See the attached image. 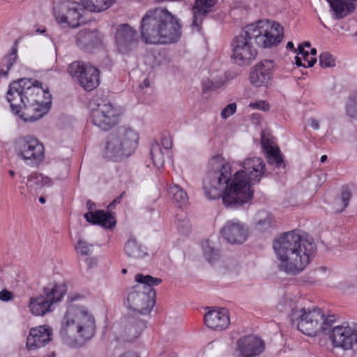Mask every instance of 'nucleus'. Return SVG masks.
I'll list each match as a JSON object with an SVG mask.
<instances>
[{
    "mask_svg": "<svg viewBox=\"0 0 357 357\" xmlns=\"http://www.w3.org/2000/svg\"><path fill=\"white\" fill-rule=\"evenodd\" d=\"M52 331L47 326H40L31 328L26 339L29 350H35L47 344L52 340Z\"/></svg>",
    "mask_w": 357,
    "mask_h": 357,
    "instance_id": "obj_21",
    "label": "nucleus"
},
{
    "mask_svg": "<svg viewBox=\"0 0 357 357\" xmlns=\"http://www.w3.org/2000/svg\"><path fill=\"white\" fill-rule=\"evenodd\" d=\"M15 172L13 170H9V174L11 176H15Z\"/></svg>",
    "mask_w": 357,
    "mask_h": 357,
    "instance_id": "obj_60",
    "label": "nucleus"
},
{
    "mask_svg": "<svg viewBox=\"0 0 357 357\" xmlns=\"http://www.w3.org/2000/svg\"><path fill=\"white\" fill-rule=\"evenodd\" d=\"M227 82L225 73L219 70L212 73L209 78L203 80L202 86L204 91L216 90L220 88Z\"/></svg>",
    "mask_w": 357,
    "mask_h": 357,
    "instance_id": "obj_31",
    "label": "nucleus"
},
{
    "mask_svg": "<svg viewBox=\"0 0 357 357\" xmlns=\"http://www.w3.org/2000/svg\"><path fill=\"white\" fill-rule=\"evenodd\" d=\"M306 47H310V43L309 42H305L304 44Z\"/></svg>",
    "mask_w": 357,
    "mask_h": 357,
    "instance_id": "obj_62",
    "label": "nucleus"
},
{
    "mask_svg": "<svg viewBox=\"0 0 357 357\" xmlns=\"http://www.w3.org/2000/svg\"><path fill=\"white\" fill-rule=\"evenodd\" d=\"M23 178L22 183H25L26 188L32 192L33 190H36L43 186H51L52 181L47 176L37 172L31 173L27 178L26 181Z\"/></svg>",
    "mask_w": 357,
    "mask_h": 357,
    "instance_id": "obj_30",
    "label": "nucleus"
},
{
    "mask_svg": "<svg viewBox=\"0 0 357 357\" xmlns=\"http://www.w3.org/2000/svg\"><path fill=\"white\" fill-rule=\"evenodd\" d=\"M204 322L208 328L213 330H224L230 322L228 310L225 308L211 310L205 314Z\"/></svg>",
    "mask_w": 357,
    "mask_h": 357,
    "instance_id": "obj_23",
    "label": "nucleus"
},
{
    "mask_svg": "<svg viewBox=\"0 0 357 357\" xmlns=\"http://www.w3.org/2000/svg\"><path fill=\"white\" fill-rule=\"evenodd\" d=\"M126 255L133 259H141L147 255V249L135 238H130L125 243Z\"/></svg>",
    "mask_w": 357,
    "mask_h": 357,
    "instance_id": "obj_29",
    "label": "nucleus"
},
{
    "mask_svg": "<svg viewBox=\"0 0 357 357\" xmlns=\"http://www.w3.org/2000/svg\"><path fill=\"white\" fill-rule=\"evenodd\" d=\"M100 43L99 33L94 30L82 29L76 35V44L86 51L98 45Z\"/></svg>",
    "mask_w": 357,
    "mask_h": 357,
    "instance_id": "obj_25",
    "label": "nucleus"
},
{
    "mask_svg": "<svg viewBox=\"0 0 357 357\" xmlns=\"http://www.w3.org/2000/svg\"><path fill=\"white\" fill-rule=\"evenodd\" d=\"M210 169L203 180L204 195L208 199H217L222 197V202L227 207L238 208L243 204L225 203L224 197L227 194L233 181L231 167L221 155L213 157L209 161Z\"/></svg>",
    "mask_w": 357,
    "mask_h": 357,
    "instance_id": "obj_7",
    "label": "nucleus"
},
{
    "mask_svg": "<svg viewBox=\"0 0 357 357\" xmlns=\"http://www.w3.org/2000/svg\"><path fill=\"white\" fill-rule=\"evenodd\" d=\"M121 109L107 100H102L92 109L93 123L102 130H108L120 121Z\"/></svg>",
    "mask_w": 357,
    "mask_h": 357,
    "instance_id": "obj_13",
    "label": "nucleus"
},
{
    "mask_svg": "<svg viewBox=\"0 0 357 357\" xmlns=\"http://www.w3.org/2000/svg\"><path fill=\"white\" fill-rule=\"evenodd\" d=\"M118 357H140L135 351H128L121 353Z\"/></svg>",
    "mask_w": 357,
    "mask_h": 357,
    "instance_id": "obj_48",
    "label": "nucleus"
},
{
    "mask_svg": "<svg viewBox=\"0 0 357 357\" xmlns=\"http://www.w3.org/2000/svg\"><path fill=\"white\" fill-rule=\"evenodd\" d=\"M138 139L137 133L132 129L119 128L111 132L105 139V157L113 161L129 157L134 153Z\"/></svg>",
    "mask_w": 357,
    "mask_h": 357,
    "instance_id": "obj_10",
    "label": "nucleus"
},
{
    "mask_svg": "<svg viewBox=\"0 0 357 357\" xmlns=\"http://www.w3.org/2000/svg\"><path fill=\"white\" fill-rule=\"evenodd\" d=\"M50 94L42 83L32 79H20L9 85L6 98L12 112L24 122H33L43 117L50 109V101L42 98Z\"/></svg>",
    "mask_w": 357,
    "mask_h": 357,
    "instance_id": "obj_2",
    "label": "nucleus"
},
{
    "mask_svg": "<svg viewBox=\"0 0 357 357\" xmlns=\"http://www.w3.org/2000/svg\"><path fill=\"white\" fill-rule=\"evenodd\" d=\"M76 252L82 255H89L93 251V245L83 240H79L75 245Z\"/></svg>",
    "mask_w": 357,
    "mask_h": 357,
    "instance_id": "obj_41",
    "label": "nucleus"
},
{
    "mask_svg": "<svg viewBox=\"0 0 357 357\" xmlns=\"http://www.w3.org/2000/svg\"><path fill=\"white\" fill-rule=\"evenodd\" d=\"M265 348L264 341L254 335L244 336L237 341V350L241 357H255Z\"/></svg>",
    "mask_w": 357,
    "mask_h": 357,
    "instance_id": "obj_19",
    "label": "nucleus"
},
{
    "mask_svg": "<svg viewBox=\"0 0 357 357\" xmlns=\"http://www.w3.org/2000/svg\"><path fill=\"white\" fill-rule=\"evenodd\" d=\"M291 319L301 332L309 336H314L319 332L328 333L335 322L334 315L326 317L318 307L312 310L295 307L291 310Z\"/></svg>",
    "mask_w": 357,
    "mask_h": 357,
    "instance_id": "obj_9",
    "label": "nucleus"
},
{
    "mask_svg": "<svg viewBox=\"0 0 357 357\" xmlns=\"http://www.w3.org/2000/svg\"><path fill=\"white\" fill-rule=\"evenodd\" d=\"M273 67L274 61L271 59L263 60L255 65L250 74L251 84L256 87L267 86L272 77Z\"/></svg>",
    "mask_w": 357,
    "mask_h": 357,
    "instance_id": "obj_18",
    "label": "nucleus"
},
{
    "mask_svg": "<svg viewBox=\"0 0 357 357\" xmlns=\"http://www.w3.org/2000/svg\"><path fill=\"white\" fill-rule=\"evenodd\" d=\"M149 81L148 79H145L143 82V84L142 85V87L143 88L144 86V87H149Z\"/></svg>",
    "mask_w": 357,
    "mask_h": 357,
    "instance_id": "obj_54",
    "label": "nucleus"
},
{
    "mask_svg": "<svg viewBox=\"0 0 357 357\" xmlns=\"http://www.w3.org/2000/svg\"><path fill=\"white\" fill-rule=\"evenodd\" d=\"M124 195L123 192L120 196L114 199V201L109 205V207L112 208L116 204H119L121 201V199Z\"/></svg>",
    "mask_w": 357,
    "mask_h": 357,
    "instance_id": "obj_50",
    "label": "nucleus"
},
{
    "mask_svg": "<svg viewBox=\"0 0 357 357\" xmlns=\"http://www.w3.org/2000/svg\"><path fill=\"white\" fill-rule=\"evenodd\" d=\"M261 144L268 164L275 165L278 168L284 167V163L279 148L273 146L272 142L266 138L264 134L261 135Z\"/></svg>",
    "mask_w": 357,
    "mask_h": 357,
    "instance_id": "obj_24",
    "label": "nucleus"
},
{
    "mask_svg": "<svg viewBox=\"0 0 357 357\" xmlns=\"http://www.w3.org/2000/svg\"><path fill=\"white\" fill-rule=\"evenodd\" d=\"M283 27L274 21L259 20L246 26L231 43V59L239 66L250 65L257 55L252 44L266 48L279 44L283 38Z\"/></svg>",
    "mask_w": 357,
    "mask_h": 357,
    "instance_id": "obj_1",
    "label": "nucleus"
},
{
    "mask_svg": "<svg viewBox=\"0 0 357 357\" xmlns=\"http://www.w3.org/2000/svg\"><path fill=\"white\" fill-rule=\"evenodd\" d=\"M66 292L63 284H50L43 289V294L32 297L29 301V310L36 316H43L53 310L54 303L61 301Z\"/></svg>",
    "mask_w": 357,
    "mask_h": 357,
    "instance_id": "obj_11",
    "label": "nucleus"
},
{
    "mask_svg": "<svg viewBox=\"0 0 357 357\" xmlns=\"http://www.w3.org/2000/svg\"><path fill=\"white\" fill-rule=\"evenodd\" d=\"M236 111V104L233 102L227 105L221 112V117L222 119H227L233 115Z\"/></svg>",
    "mask_w": 357,
    "mask_h": 357,
    "instance_id": "obj_44",
    "label": "nucleus"
},
{
    "mask_svg": "<svg viewBox=\"0 0 357 357\" xmlns=\"http://www.w3.org/2000/svg\"><path fill=\"white\" fill-rule=\"evenodd\" d=\"M202 248L204 255L209 263L213 264L219 260L220 257V250L215 248L209 241H204L202 243Z\"/></svg>",
    "mask_w": 357,
    "mask_h": 357,
    "instance_id": "obj_35",
    "label": "nucleus"
},
{
    "mask_svg": "<svg viewBox=\"0 0 357 357\" xmlns=\"http://www.w3.org/2000/svg\"><path fill=\"white\" fill-rule=\"evenodd\" d=\"M327 159V156L326 155H324L321 157V162H324Z\"/></svg>",
    "mask_w": 357,
    "mask_h": 357,
    "instance_id": "obj_58",
    "label": "nucleus"
},
{
    "mask_svg": "<svg viewBox=\"0 0 357 357\" xmlns=\"http://www.w3.org/2000/svg\"><path fill=\"white\" fill-rule=\"evenodd\" d=\"M135 281L138 283L132 287L127 296L129 308L142 314H149L155 303V292L153 288L162 282L160 278L143 274H137Z\"/></svg>",
    "mask_w": 357,
    "mask_h": 357,
    "instance_id": "obj_8",
    "label": "nucleus"
},
{
    "mask_svg": "<svg viewBox=\"0 0 357 357\" xmlns=\"http://www.w3.org/2000/svg\"><path fill=\"white\" fill-rule=\"evenodd\" d=\"M100 71L92 66H86L84 75L79 79V84L88 91L96 89L100 84Z\"/></svg>",
    "mask_w": 357,
    "mask_h": 357,
    "instance_id": "obj_27",
    "label": "nucleus"
},
{
    "mask_svg": "<svg viewBox=\"0 0 357 357\" xmlns=\"http://www.w3.org/2000/svg\"><path fill=\"white\" fill-rule=\"evenodd\" d=\"M310 126L314 130H318L319 128L318 121L314 119H310Z\"/></svg>",
    "mask_w": 357,
    "mask_h": 357,
    "instance_id": "obj_51",
    "label": "nucleus"
},
{
    "mask_svg": "<svg viewBox=\"0 0 357 357\" xmlns=\"http://www.w3.org/2000/svg\"><path fill=\"white\" fill-rule=\"evenodd\" d=\"M16 149L23 160L29 165L38 166L45 158L43 144L36 137L26 135L15 142Z\"/></svg>",
    "mask_w": 357,
    "mask_h": 357,
    "instance_id": "obj_12",
    "label": "nucleus"
},
{
    "mask_svg": "<svg viewBox=\"0 0 357 357\" xmlns=\"http://www.w3.org/2000/svg\"><path fill=\"white\" fill-rule=\"evenodd\" d=\"M39 202H40L41 204H44V203L45 202V197H40L39 198Z\"/></svg>",
    "mask_w": 357,
    "mask_h": 357,
    "instance_id": "obj_59",
    "label": "nucleus"
},
{
    "mask_svg": "<svg viewBox=\"0 0 357 357\" xmlns=\"http://www.w3.org/2000/svg\"><path fill=\"white\" fill-rule=\"evenodd\" d=\"M306 62V68L307 67H312L314 66V64L317 62V59L314 56L312 57H306L305 59H303Z\"/></svg>",
    "mask_w": 357,
    "mask_h": 357,
    "instance_id": "obj_49",
    "label": "nucleus"
},
{
    "mask_svg": "<svg viewBox=\"0 0 357 357\" xmlns=\"http://www.w3.org/2000/svg\"><path fill=\"white\" fill-rule=\"evenodd\" d=\"M304 51H305V50H304V48H303V45H300L298 47V53L299 54H303V52H304Z\"/></svg>",
    "mask_w": 357,
    "mask_h": 357,
    "instance_id": "obj_55",
    "label": "nucleus"
},
{
    "mask_svg": "<svg viewBox=\"0 0 357 357\" xmlns=\"http://www.w3.org/2000/svg\"><path fill=\"white\" fill-rule=\"evenodd\" d=\"M256 227L261 231H266L275 225L273 216L266 211H259L256 215Z\"/></svg>",
    "mask_w": 357,
    "mask_h": 357,
    "instance_id": "obj_32",
    "label": "nucleus"
},
{
    "mask_svg": "<svg viewBox=\"0 0 357 357\" xmlns=\"http://www.w3.org/2000/svg\"><path fill=\"white\" fill-rule=\"evenodd\" d=\"M222 238L231 244H242L248 238L249 234L248 226L238 219L227 221L220 229Z\"/></svg>",
    "mask_w": 357,
    "mask_h": 357,
    "instance_id": "obj_17",
    "label": "nucleus"
},
{
    "mask_svg": "<svg viewBox=\"0 0 357 357\" xmlns=\"http://www.w3.org/2000/svg\"><path fill=\"white\" fill-rule=\"evenodd\" d=\"M86 66H90V64L79 61H74L68 66V72L73 78L77 79L79 82V79L84 75Z\"/></svg>",
    "mask_w": 357,
    "mask_h": 357,
    "instance_id": "obj_37",
    "label": "nucleus"
},
{
    "mask_svg": "<svg viewBox=\"0 0 357 357\" xmlns=\"http://www.w3.org/2000/svg\"><path fill=\"white\" fill-rule=\"evenodd\" d=\"M88 210L92 211L96 208V204L91 200L86 202ZM86 220L93 225H98L105 228H112L116 224L113 215L103 210H97L94 212L90 211L84 215Z\"/></svg>",
    "mask_w": 357,
    "mask_h": 357,
    "instance_id": "obj_22",
    "label": "nucleus"
},
{
    "mask_svg": "<svg viewBox=\"0 0 357 357\" xmlns=\"http://www.w3.org/2000/svg\"><path fill=\"white\" fill-rule=\"evenodd\" d=\"M350 197L351 192L347 189L342 190L341 197L338 199V202H341L342 206L340 208H335L336 213H341L347 207Z\"/></svg>",
    "mask_w": 357,
    "mask_h": 357,
    "instance_id": "obj_42",
    "label": "nucleus"
},
{
    "mask_svg": "<svg viewBox=\"0 0 357 357\" xmlns=\"http://www.w3.org/2000/svg\"><path fill=\"white\" fill-rule=\"evenodd\" d=\"M115 45L119 53L130 56L135 52L139 44V38L136 29L128 24H121L116 27Z\"/></svg>",
    "mask_w": 357,
    "mask_h": 357,
    "instance_id": "obj_14",
    "label": "nucleus"
},
{
    "mask_svg": "<svg viewBox=\"0 0 357 357\" xmlns=\"http://www.w3.org/2000/svg\"><path fill=\"white\" fill-rule=\"evenodd\" d=\"M330 4L331 10L334 12L335 19H342L354 10V4L344 0H326Z\"/></svg>",
    "mask_w": 357,
    "mask_h": 357,
    "instance_id": "obj_28",
    "label": "nucleus"
},
{
    "mask_svg": "<svg viewBox=\"0 0 357 357\" xmlns=\"http://www.w3.org/2000/svg\"><path fill=\"white\" fill-rule=\"evenodd\" d=\"M250 107L254 109H258L263 111H266L269 108V105L265 101L261 100L255 102H251Z\"/></svg>",
    "mask_w": 357,
    "mask_h": 357,
    "instance_id": "obj_45",
    "label": "nucleus"
},
{
    "mask_svg": "<svg viewBox=\"0 0 357 357\" xmlns=\"http://www.w3.org/2000/svg\"><path fill=\"white\" fill-rule=\"evenodd\" d=\"M121 272H122V273L126 274L127 273V269L126 268H123Z\"/></svg>",
    "mask_w": 357,
    "mask_h": 357,
    "instance_id": "obj_61",
    "label": "nucleus"
},
{
    "mask_svg": "<svg viewBox=\"0 0 357 357\" xmlns=\"http://www.w3.org/2000/svg\"><path fill=\"white\" fill-rule=\"evenodd\" d=\"M287 49L294 50V52H296V50L294 48V43L291 41L288 42L287 44Z\"/></svg>",
    "mask_w": 357,
    "mask_h": 357,
    "instance_id": "obj_53",
    "label": "nucleus"
},
{
    "mask_svg": "<svg viewBox=\"0 0 357 357\" xmlns=\"http://www.w3.org/2000/svg\"><path fill=\"white\" fill-rule=\"evenodd\" d=\"M139 28L142 40L145 43H171L181 36L178 20L163 8L148 10L141 20Z\"/></svg>",
    "mask_w": 357,
    "mask_h": 357,
    "instance_id": "obj_4",
    "label": "nucleus"
},
{
    "mask_svg": "<svg viewBox=\"0 0 357 357\" xmlns=\"http://www.w3.org/2000/svg\"><path fill=\"white\" fill-rule=\"evenodd\" d=\"M295 60H296V64L298 66H304L305 68H306V63H303L301 57L296 56L295 58Z\"/></svg>",
    "mask_w": 357,
    "mask_h": 357,
    "instance_id": "obj_52",
    "label": "nucleus"
},
{
    "mask_svg": "<svg viewBox=\"0 0 357 357\" xmlns=\"http://www.w3.org/2000/svg\"><path fill=\"white\" fill-rule=\"evenodd\" d=\"M216 0H196L193 7L192 26L199 29L205 14L211 10Z\"/></svg>",
    "mask_w": 357,
    "mask_h": 357,
    "instance_id": "obj_26",
    "label": "nucleus"
},
{
    "mask_svg": "<svg viewBox=\"0 0 357 357\" xmlns=\"http://www.w3.org/2000/svg\"><path fill=\"white\" fill-rule=\"evenodd\" d=\"M23 190H24V187H22V190H21V194H22V195H23V194L24 193V191H23Z\"/></svg>",
    "mask_w": 357,
    "mask_h": 357,
    "instance_id": "obj_63",
    "label": "nucleus"
},
{
    "mask_svg": "<svg viewBox=\"0 0 357 357\" xmlns=\"http://www.w3.org/2000/svg\"><path fill=\"white\" fill-rule=\"evenodd\" d=\"M161 145L166 150H169L172 148V142L169 137H163L161 139Z\"/></svg>",
    "mask_w": 357,
    "mask_h": 357,
    "instance_id": "obj_47",
    "label": "nucleus"
},
{
    "mask_svg": "<svg viewBox=\"0 0 357 357\" xmlns=\"http://www.w3.org/2000/svg\"><path fill=\"white\" fill-rule=\"evenodd\" d=\"M345 110L348 116L357 119V94L348 99L345 105Z\"/></svg>",
    "mask_w": 357,
    "mask_h": 357,
    "instance_id": "obj_39",
    "label": "nucleus"
},
{
    "mask_svg": "<svg viewBox=\"0 0 357 357\" xmlns=\"http://www.w3.org/2000/svg\"><path fill=\"white\" fill-rule=\"evenodd\" d=\"M242 169L234 174L233 181L227 194L224 197L225 203L244 204L253 196L251 185L257 183L267 176L266 163L259 157L245 159L241 164Z\"/></svg>",
    "mask_w": 357,
    "mask_h": 357,
    "instance_id": "obj_5",
    "label": "nucleus"
},
{
    "mask_svg": "<svg viewBox=\"0 0 357 357\" xmlns=\"http://www.w3.org/2000/svg\"><path fill=\"white\" fill-rule=\"evenodd\" d=\"M114 0H84V6L92 12H101L112 6Z\"/></svg>",
    "mask_w": 357,
    "mask_h": 357,
    "instance_id": "obj_34",
    "label": "nucleus"
},
{
    "mask_svg": "<svg viewBox=\"0 0 357 357\" xmlns=\"http://www.w3.org/2000/svg\"><path fill=\"white\" fill-rule=\"evenodd\" d=\"M332 327L331 339L335 347L350 350L357 344V324L343 322Z\"/></svg>",
    "mask_w": 357,
    "mask_h": 357,
    "instance_id": "obj_15",
    "label": "nucleus"
},
{
    "mask_svg": "<svg viewBox=\"0 0 357 357\" xmlns=\"http://www.w3.org/2000/svg\"><path fill=\"white\" fill-rule=\"evenodd\" d=\"M146 328L144 321L135 318H126L121 321L120 338L125 342H132L137 339Z\"/></svg>",
    "mask_w": 357,
    "mask_h": 357,
    "instance_id": "obj_20",
    "label": "nucleus"
},
{
    "mask_svg": "<svg viewBox=\"0 0 357 357\" xmlns=\"http://www.w3.org/2000/svg\"><path fill=\"white\" fill-rule=\"evenodd\" d=\"M301 55H302L303 59H305L306 57H310L309 53L307 51H304V52H303V54Z\"/></svg>",
    "mask_w": 357,
    "mask_h": 357,
    "instance_id": "obj_56",
    "label": "nucleus"
},
{
    "mask_svg": "<svg viewBox=\"0 0 357 357\" xmlns=\"http://www.w3.org/2000/svg\"><path fill=\"white\" fill-rule=\"evenodd\" d=\"M310 54L312 56H315L317 54V50L315 48L311 49Z\"/></svg>",
    "mask_w": 357,
    "mask_h": 357,
    "instance_id": "obj_57",
    "label": "nucleus"
},
{
    "mask_svg": "<svg viewBox=\"0 0 357 357\" xmlns=\"http://www.w3.org/2000/svg\"><path fill=\"white\" fill-rule=\"evenodd\" d=\"M17 58V50L13 48L11 52L3 59V68L0 70V74L3 76L7 75L10 68L16 62Z\"/></svg>",
    "mask_w": 357,
    "mask_h": 357,
    "instance_id": "obj_38",
    "label": "nucleus"
},
{
    "mask_svg": "<svg viewBox=\"0 0 357 357\" xmlns=\"http://www.w3.org/2000/svg\"><path fill=\"white\" fill-rule=\"evenodd\" d=\"M13 294L6 289L0 291V300L2 301H9L13 300Z\"/></svg>",
    "mask_w": 357,
    "mask_h": 357,
    "instance_id": "obj_46",
    "label": "nucleus"
},
{
    "mask_svg": "<svg viewBox=\"0 0 357 357\" xmlns=\"http://www.w3.org/2000/svg\"><path fill=\"white\" fill-rule=\"evenodd\" d=\"M95 331V319L84 307L72 305L68 307L60 327V335L68 344L82 346Z\"/></svg>",
    "mask_w": 357,
    "mask_h": 357,
    "instance_id": "obj_6",
    "label": "nucleus"
},
{
    "mask_svg": "<svg viewBox=\"0 0 357 357\" xmlns=\"http://www.w3.org/2000/svg\"><path fill=\"white\" fill-rule=\"evenodd\" d=\"M150 154L154 165L161 168L164 165L165 157L161 146L158 143L151 144Z\"/></svg>",
    "mask_w": 357,
    "mask_h": 357,
    "instance_id": "obj_36",
    "label": "nucleus"
},
{
    "mask_svg": "<svg viewBox=\"0 0 357 357\" xmlns=\"http://www.w3.org/2000/svg\"><path fill=\"white\" fill-rule=\"evenodd\" d=\"M169 195L172 202L178 207L185 206L188 202V197L186 192L178 185H171L169 189Z\"/></svg>",
    "mask_w": 357,
    "mask_h": 357,
    "instance_id": "obj_33",
    "label": "nucleus"
},
{
    "mask_svg": "<svg viewBox=\"0 0 357 357\" xmlns=\"http://www.w3.org/2000/svg\"><path fill=\"white\" fill-rule=\"evenodd\" d=\"M178 231L183 234H188L191 229V226L188 220L178 219L176 222Z\"/></svg>",
    "mask_w": 357,
    "mask_h": 357,
    "instance_id": "obj_43",
    "label": "nucleus"
},
{
    "mask_svg": "<svg viewBox=\"0 0 357 357\" xmlns=\"http://www.w3.org/2000/svg\"><path fill=\"white\" fill-rule=\"evenodd\" d=\"M319 65L322 68L333 67L335 66V60L331 54L324 52L319 55Z\"/></svg>",
    "mask_w": 357,
    "mask_h": 357,
    "instance_id": "obj_40",
    "label": "nucleus"
},
{
    "mask_svg": "<svg viewBox=\"0 0 357 357\" xmlns=\"http://www.w3.org/2000/svg\"><path fill=\"white\" fill-rule=\"evenodd\" d=\"M273 247L280 260V269L291 275L302 271L316 250L313 240L303 238L296 230L281 234L274 241Z\"/></svg>",
    "mask_w": 357,
    "mask_h": 357,
    "instance_id": "obj_3",
    "label": "nucleus"
},
{
    "mask_svg": "<svg viewBox=\"0 0 357 357\" xmlns=\"http://www.w3.org/2000/svg\"><path fill=\"white\" fill-rule=\"evenodd\" d=\"M83 6L77 2L65 1L54 8V15L59 24L76 27L83 21Z\"/></svg>",
    "mask_w": 357,
    "mask_h": 357,
    "instance_id": "obj_16",
    "label": "nucleus"
}]
</instances>
